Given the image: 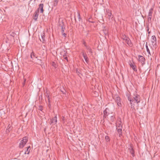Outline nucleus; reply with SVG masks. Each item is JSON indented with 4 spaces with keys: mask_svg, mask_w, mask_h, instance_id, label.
I'll return each instance as SVG.
<instances>
[{
    "mask_svg": "<svg viewBox=\"0 0 160 160\" xmlns=\"http://www.w3.org/2000/svg\"><path fill=\"white\" fill-rule=\"evenodd\" d=\"M132 98V103L134 104L135 102L137 104L140 102L141 100V98L139 95L136 92L133 94Z\"/></svg>",
    "mask_w": 160,
    "mask_h": 160,
    "instance_id": "f257e3e1",
    "label": "nucleus"
},
{
    "mask_svg": "<svg viewBox=\"0 0 160 160\" xmlns=\"http://www.w3.org/2000/svg\"><path fill=\"white\" fill-rule=\"evenodd\" d=\"M122 38L128 45L130 47L132 46V44L130 39L129 38L125 35H122Z\"/></svg>",
    "mask_w": 160,
    "mask_h": 160,
    "instance_id": "f03ea898",
    "label": "nucleus"
},
{
    "mask_svg": "<svg viewBox=\"0 0 160 160\" xmlns=\"http://www.w3.org/2000/svg\"><path fill=\"white\" fill-rule=\"evenodd\" d=\"M58 23L59 26L60 28H61V33H63L64 32V30H65V25H64L63 21L62 20L61 21H60L59 20L58 22Z\"/></svg>",
    "mask_w": 160,
    "mask_h": 160,
    "instance_id": "7ed1b4c3",
    "label": "nucleus"
},
{
    "mask_svg": "<svg viewBox=\"0 0 160 160\" xmlns=\"http://www.w3.org/2000/svg\"><path fill=\"white\" fill-rule=\"evenodd\" d=\"M138 57L139 62L141 63L143 66L145 64V58L143 56L140 55H138Z\"/></svg>",
    "mask_w": 160,
    "mask_h": 160,
    "instance_id": "20e7f679",
    "label": "nucleus"
},
{
    "mask_svg": "<svg viewBox=\"0 0 160 160\" xmlns=\"http://www.w3.org/2000/svg\"><path fill=\"white\" fill-rule=\"evenodd\" d=\"M126 96L128 98V100L130 101V103L131 105V107L132 108V107H133V108H134V104L133 103H132V102L133 101H132V98L131 97V95L129 93H127L126 94Z\"/></svg>",
    "mask_w": 160,
    "mask_h": 160,
    "instance_id": "39448f33",
    "label": "nucleus"
},
{
    "mask_svg": "<svg viewBox=\"0 0 160 160\" xmlns=\"http://www.w3.org/2000/svg\"><path fill=\"white\" fill-rule=\"evenodd\" d=\"M129 64L130 67L132 69L133 71H137L136 66L134 65V63L133 61H129Z\"/></svg>",
    "mask_w": 160,
    "mask_h": 160,
    "instance_id": "423d86ee",
    "label": "nucleus"
},
{
    "mask_svg": "<svg viewBox=\"0 0 160 160\" xmlns=\"http://www.w3.org/2000/svg\"><path fill=\"white\" fill-rule=\"evenodd\" d=\"M44 4L43 3H40L39 5V8L36 11H38V12H39V10H40V13H43L44 10L43 9Z\"/></svg>",
    "mask_w": 160,
    "mask_h": 160,
    "instance_id": "0eeeda50",
    "label": "nucleus"
},
{
    "mask_svg": "<svg viewBox=\"0 0 160 160\" xmlns=\"http://www.w3.org/2000/svg\"><path fill=\"white\" fill-rule=\"evenodd\" d=\"M109 110L108 108H106L103 111V118H106L108 115L109 114Z\"/></svg>",
    "mask_w": 160,
    "mask_h": 160,
    "instance_id": "6e6552de",
    "label": "nucleus"
},
{
    "mask_svg": "<svg viewBox=\"0 0 160 160\" xmlns=\"http://www.w3.org/2000/svg\"><path fill=\"white\" fill-rule=\"evenodd\" d=\"M41 38L42 39V40L39 37V38L40 41L42 42V43H45V33L44 32H41Z\"/></svg>",
    "mask_w": 160,
    "mask_h": 160,
    "instance_id": "1a4fd4ad",
    "label": "nucleus"
},
{
    "mask_svg": "<svg viewBox=\"0 0 160 160\" xmlns=\"http://www.w3.org/2000/svg\"><path fill=\"white\" fill-rule=\"evenodd\" d=\"M152 45L153 46H156V38L154 35L152 36Z\"/></svg>",
    "mask_w": 160,
    "mask_h": 160,
    "instance_id": "9d476101",
    "label": "nucleus"
},
{
    "mask_svg": "<svg viewBox=\"0 0 160 160\" xmlns=\"http://www.w3.org/2000/svg\"><path fill=\"white\" fill-rule=\"evenodd\" d=\"M82 56L84 58L86 62L88 63V58L87 56V55L86 53H85L84 52V51H83L82 52Z\"/></svg>",
    "mask_w": 160,
    "mask_h": 160,
    "instance_id": "9b49d317",
    "label": "nucleus"
},
{
    "mask_svg": "<svg viewBox=\"0 0 160 160\" xmlns=\"http://www.w3.org/2000/svg\"><path fill=\"white\" fill-rule=\"evenodd\" d=\"M106 12L109 17V18H111V19H112L113 18V16L112 13L111 11L109 9H106Z\"/></svg>",
    "mask_w": 160,
    "mask_h": 160,
    "instance_id": "f8f14e48",
    "label": "nucleus"
},
{
    "mask_svg": "<svg viewBox=\"0 0 160 160\" xmlns=\"http://www.w3.org/2000/svg\"><path fill=\"white\" fill-rule=\"evenodd\" d=\"M39 15V12H38V11H36L34 14L33 16V19L35 21L37 20Z\"/></svg>",
    "mask_w": 160,
    "mask_h": 160,
    "instance_id": "ddd939ff",
    "label": "nucleus"
},
{
    "mask_svg": "<svg viewBox=\"0 0 160 160\" xmlns=\"http://www.w3.org/2000/svg\"><path fill=\"white\" fill-rule=\"evenodd\" d=\"M57 122V116H55L51 120V123L50 124H55Z\"/></svg>",
    "mask_w": 160,
    "mask_h": 160,
    "instance_id": "4468645a",
    "label": "nucleus"
},
{
    "mask_svg": "<svg viewBox=\"0 0 160 160\" xmlns=\"http://www.w3.org/2000/svg\"><path fill=\"white\" fill-rule=\"evenodd\" d=\"M30 57L32 59H34L35 58H37V56L36 54H35V53L32 51L30 54Z\"/></svg>",
    "mask_w": 160,
    "mask_h": 160,
    "instance_id": "2eb2a0df",
    "label": "nucleus"
},
{
    "mask_svg": "<svg viewBox=\"0 0 160 160\" xmlns=\"http://www.w3.org/2000/svg\"><path fill=\"white\" fill-rule=\"evenodd\" d=\"M102 31L104 34L105 35H108V30L106 28L105 26H102Z\"/></svg>",
    "mask_w": 160,
    "mask_h": 160,
    "instance_id": "dca6fc26",
    "label": "nucleus"
},
{
    "mask_svg": "<svg viewBox=\"0 0 160 160\" xmlns=\"http://www.w3.org/2000/svg\"><path fill=\"white\" fill-rule=\"evenodd\" d=\"M25 144V143H24L23 142L21 141L20 142L19 144V147L20 148H22L24 147Z\"/></svg>",
    "mask_w": 160,
    "mask_h": 160,
    "instance_id": "f3484780",
    "label": "nucleus"
},
{
    "mask_svg": "<svg viewBox=\"0 0 160 160\" xmlns=\"http://www.w3.org/2000/svg\"><path fill=\"white\" fill-rule=\"evenodd\" d=\"M77 14H78V18L79 21L82 22V18H81V16H80V12H79L78 11Z\"/></svg>",
    "mask_w": 160,
    "mask_h": 160,
    "instance_id": "a211bd4d",
    "label": "nucleus"
},
{
    "mask_svg": "<svg viewBox=\"0 0 160 160\" xmlns=\"http://www.w3.org/2000/svg\"><path fill=\"white\" fill-rule=\"evenodd\" d=\"M31 149V148L30 146H29L27 147V149L25 151L24 154H29L30 152V151Z\"/></svg>",
    "mask_w": 160,
    "mask_h": 160,
    "instance_id": "6ab92c4d",
    "label": "nucleus"
},
{
    "mask_svg": "<svg viewBox=\"0 0 160 160\" xmlns=\"http://www.w3.org/2000/svg\"><path fill=\"white\" fill-rule=\"evenodd\" d=\"M129 152H130V153L132 154V156L133 157H134V149L132 148L131 149H129Z\"/></svg>",
    "mask_w": 160,
    "mask_h": 160,
    "instance_id": "aec40b11",
    "label": "nucleus"
},
{
    "mask_svg": "<svg viewBox=\"0 0 160 160\" xmlns=\"http://www.w3.org/2000/svg\"><path fill=\"white\" fill-rule=\"evenodd\" d=\"M12 129V128L9 126V125L8 126L6 130V133H8L10 131H11Z\"/></svg>",
    "mask_w": 160,
    "mask_h": 160,
    "instance_id": "412c9836",
    "label": "nucleus"
},
{
    "mask_svg": "<svg viewBox=\"0 0 160 160\" xmlns=\"http://www.w3.org/2000/svg\"><path fill=\"white\" fill-rule=\"evenodd\" d=\"M146 28H147V32H148V37H149V34L151 33V31H149V24H146Z\"/></svg>",
    "mask_w": 160,
    "mask_h": 160,
    "instance_id": "4be33fe9",
    "label": "nucleus"
},
{
    "mask_svg": "<svg viewBox=\"0 0 160 160\" xmlns=\"http://www.w3.org/2000/svg\"><path fill=\"white\" fill-rule=\"evenodd\" d=\"M153 10V8H152L150 9L149 10L148 14V16H152V11Z\"/></svg>",
    "mask_w": 160,
    "mask_h": 160,
    "instance_id": "5701e85b",
    "label": "nucleus"
},
{
    "mask_svg": "<svg viewBox=\"0 0 160 160\" xmlns=\"http://www.w3.org/2000/svg\"><path fill=\"white\" fill-rule=\"evenodd\" d=\"M22 141L24 143H25V144H26L28 141V138L27 137H24L23 138L22 140Z\"/></svg>",
    "mask_w": 160,
    "mask_h": 160,
    "instance_id": "b1692460",
    "label": "nucleus"
},
{
    "mask_svg": "<svg viewBox=\"0 0 160 160\" xmlns=\"http://www.w3.org/2000/svg\"><path fill=\"white\" fill-rule=\"evenodd\" d=\"M121 120L118 121V124H116V126L117 127H121V126H122V125H121Z\"/></svg>",
    "mask_w": 160,
    "mask_h": 160,
    "instance_id": "393cba45",
    "label": "nucleus"
},
{
    "mask_svg": "<svg viewBox=\"0 0 160 160\" xmlns=\"http://www.w3.org/2000/svg\"><path fill=\"white\" fill-rule=\"evenodd\" d=\"M80 70H76V72L78 75L81 77V76H82V74L80 73Z\"/></svg>",
    "mask_w": 160,
    "mask_h": 160,
    "instance_id": "a878e982",
    "label": "nucleus"
},
{
    "mask_svg": "<svg viewBox=\"0 0 160 160\" xmlns=\"http://www.w3.org/2000/svg\"><path fill=\"white\" fill-rule=\"evenodd\" d=\"M10 36L12 37L13 39H14V38L15 36V35H16V34L15 32H11L10 33Z\"/></svg>",
    "mask_w": 160,
    "mask_h": 160,
    "instance_id": "bb28decb",
    "label": "nucleus"
},
{
    "mask_svg": "<svg viewBox=\"0 0 160 160\" xmlns=\"http://www.w3.org/2000/svg\"><path fill=\"white\" fill-rule=\"evenodd\" d=\"M122 126H121V128L119 129H117V132L118 133H122Z\"/></svg>",
    "mask_w": 160,
    "mask_h": 160,
    "instance_id": "cd10ccee",
    "label": "nucleus"
},
{
    "mask_svg": "<svg viewBox=\"0 0 160 160\" xmlns=\"http://www.w3.org/2000/svg\"><path fill=\"white\" fill-rule=\"evenodd\" d=\"M146 49H147V52L150 55V51L149 50V49L148 48V45H147V42L146 43Z\"/></svg>",
    "mask_w": 160,
    "mask_h": 160,
    "instance_id": "c85d7f7f",
    "label": "nucleus"
},
{
    "mask_svg": "<svg viewBox=\"0 0 160 160\" xmlns=\"http://www.w3.org/2000/svg\"><path fill=\"white\" fill-rule=\"evenodd\" d=\"M121 99L119 97H117L115 100V101L117 102H121Z\"/></svg>",
    "mask_w": 160,
    "mask_h": 160,
    "instance_id": "c756f323",
    "label": "nucleus"
},
{
    "mask_svg": "<svg viewBox=\"0 0 160 160\" xmlns=\"http://www.w3.org/2000/svg\"><path fill=\"white\" fill-rule=\"evenodd\" d=\"M52 65L55 68H56L57 67V65L54 62H52Z\"/></svg>",
    "mask_w": 160,
    "mask_h": 160,
    "instance_id": "7c9ffc66",
    "label": "nucleus"
},
{
    "mask_svg": "<svg viewBox=\"0 0 160 160\" xmlns=\"http://www.w3.org/2000/svg\"><path fill=\"white\" fill-rule=\"evenodd\" d=\"M110 120L112 122L114 121L115 120V118L113 116H111L110 117Z\"/></svg>",
    "mask_w": 160,
    "mask_h": 160,
    "instance_id": "2f4dec72",
    "label": "nucleus"
},
{
    "mask_svg": "<svg viewBox=\"0 0 160 160\" xmlns=\"http://www.w3.org/2000/svg\"><path fill=\"white\" fill-rule=\"evenodd\" d=\"M105 139L107 142H109L110 141L109 138L108 136H105Z\"/></svg>",
    "mask_w": 160,
    "mask_h": 160,
    "instance_id": "473e14b6",
    "label": "nucleus"
},
{
    "mask_svg": "<svg viewBox=\"0 0 160 160\" xmlns=\"http://www.w3.org/2000/svg\"><path fill=\"white\" fill-rule=\"evenodd\" d=\"M151 19H152V16H148V22H151Z\"/></svg>",
    "mask_w": 160,
    "mask_h": 160,
    "instance_id": "72a5a7b5",
    "label": "nucleus"
},
{
    "mask_svg": "<svg viewBox=\"0 0 160 160\" xmlns=\"http://www.w3.org/2000/svg\"><path fill=\"white\" fill-rule=\"evenodd\" d=\"M92 19L91 18H89L88 20V21L90 22H91L92 23H94L95 22L94 21H93L92 20Z\"/></svg>",
    "mask_w": 160,
    "mask_h": 160,
    "instance_id": "f704fd0d",
    "label": "nucleus"
},
{
    "mask_svg": "<svg viewBox=\"0 0 160 160\" xmlns=\"http://www.w3.org/2000/svg\"><path fill=\"white\" fill-rule=\"evenodd\" d=\"M82 44L84 45L85 47V45H87V44H86V42L85 41V40L83 39L82 40Z\"/></svg>",
    "mask_w": 160,
    "mask_h": 160,
    "instance_id": "c9c22d12",
    "label": "nucleus"
},
{
    "mask_svg": "<svg viewBox=\"0 0 160 160\" xmlns=\"http://www.w3.org/2000/svg\"><path fill=\"white\" fill-rule=\"evenodd\" d=\"M38 109L41 111H42V110H43V107L42 106H41V105H40L39 106V108H38Z\"/></svg>",
    "mask_w": 160,
    "mask_h": 160,
    "instance_id": "e433bc0d",
    "label": "nucleus"
},
{
    "mask_svg": "<svg viewBox=\"0 0 160 160\" xmlns=\"http://www.w3.org/2000/svg\"><path fill=\"white\" fill-rule=\"evenodd\" d=\"M45 95V96L48 98H50L49 96V94L47 92V91L46 92V93Z\"/></svg>",
    "mask_w": 160,
    "mask_h": 160,
    "instance_id": "4c0bfd02",
    "label": "nucleus"
},
{
    "mask_svg": "<svg viewBox=\"0 0 160 160\" xmlns=\"http://www.w3.org/2000/svg\"><path fill=\"white\" fill-rule=\"evenodd\" d=\"M38 63H39V64L41 65V64L42 63L41 60L38 59Z\"/></svg>",
    "mask_w": 160,
    "mask_h": 160,
    "instance_id": "58836bf2",
    "label": "nucleus"
},
{
    "mask_svg": "<svg viewBox=\"0 0 160 160\" xmlns=\"http://www.w3.org/2000/svg\"><path fill=\"white\" fill-rule=\"evenodd\" d=\"M62 33V35L65 38L66 37L67 35L66 33H64V32H63V33Z\"/></svg>",
    "mask_w": 160,
    "mask_h": 160,
    "instance_id": "ea45409f",
    "label": "nucleus"
},
{
    "mask_svg": "<svg viewBox=\"0 0 160 160\" xmlns=\"http://www.w3.org/2000/svg\"><path fill=\"white\" fill-rule=\"evenodd\" d=\"M85 47L86 49L88 50H89V49H90L91 48L89 46L87 45H85Z\"/></svg>",
    "mask_w": 160,
    "mask_h": 160,
    "instance_id": "a19ab883",
    "label": "nucleus"
},
{
    "mask_svg": "<svg viewBox=\"0 0 160 160\" xmlns=\"http://www.w3.org/2000/svg\"><path fill=\"white\" fill-rule=\"evenodd\" d=\"M117 105H118V106H121V102H117Z\"/></svg>",
    "mask_w": 160,
    "mask_h": 160,
    "instance_id": "79ce46f5",
    "label": "nucleus"
},
{
    "mask_svg": "<svg viewBox=\"0 0 160 160\" xmlns=\"http://www.w3.org/2000/svg\"><path fill=\"white\" fill-rule=\"evenodd\" d=\"M61 92H62V93L64 94H65L66 93V91L65 90H64V91H62L61 90Z\"/></svg>",
    "mask_w": 160,
    "mask_h": 160,
    "instance_id": "37998d69",
    "label": "nucleus"
},
{
    "mask_svg": "<svg viewBox=\"0 0 160 160\" xmlns=\"http://www.w3.org/2000/svg\"><path fill=\"white\" fill-rule=\"evenodd\" d=\"M48 102H49V103H50V98H48Z\"/></svg>",
    "mask_w": 160,
    "mask_h": 160,
    "instance_id": "c03bdc74",
    "label": "nucleus"
},
{
    "mask_svg": "<svg viewBox=\"0 0 160 160\" xmlns=\"http://www.w3.org/2000/svg\"><path fill=\"white\" fill-rule=\"evenodd\" d=\"M88 50L89 52L91 53H92V49L91 48L90 49H89Z\"/></svg>",
    "mask_w": 160,
    "mask_h": 160,
    "instance_id": "a18cd8bd",
    "label": "nucleus"
},
{
    "mask_svg": "<svg viewBox=\"0 0 160 160\" xmlns=\"http://www.w3.org/2000/svg\"><path fill=\"white\" fill-rule=\"evenodd\" d=\"M24 79V82H23V86H24V85L25 83V82L26 80V79Z\"/></svg>",
    "mask_w": 160,
    "mask_h": 160,
    "instance_id": "49530a36",
    "label": "nucleus"
},
{
    "mask_svg": "<svg viewBox=\"0 0 160 160\" xmlns=\"http://www.w3.org/2000/svg\"><path fill=\"white\" fill-rule=\"evenodd\" d=\"M64 59L68 61V58L67 57H64Z\"/></svg>",
    "mask_w": 160,
    "mask_h": 160,
    "instance_id": "de8ad7c7",
    "label": "nucleus"
},
{
    "mask_svg": "<svg viewBox=\"0 0 160 160\" xmlns=\"http://www.w3.org/2000/svg\"><path fill=\"white\" fill-rule=\"evenodd\" d=\"M119 134V137H121V135H122V133H118Z\"/></svg>",
    "mask_w": 160,
    "mask_h": 160,
    "instance_id": "09e8293b",
    "label": "nucleus"
},
{
    "mask_svg": "<svg viewBox=\"0 0 160 160\" xmlns=\"http://www.w3.org/2000/svg\"><path fill=\"white\" fill-rule=\"evenodd\" d=\"M65 120V118L64 117H62V120L64 121Z\"/></svg>",
    "mask_w": 160,
    "mask_h": 160,
    "instance_id": "8fccbe9b",
    "label": "nucleus"
},
{
    "mask_svg": "<svg viewBox=\"0 0 160 160\" xmlns=\"http://www.w3.org/2000/svg\"><path fill=\"white\" fill-rule=\"evenodd\" d=\"M48 106H49V108H50V107H51V105L50 104V103H49H49Z\"/></svg>",
    "mask_w": 160,
    "mask_h": 160,
    "instance_id": "3c124183",
    "label": "nucleus"
},
{
    "mask_svg": "<svg viewBox=\"0 0 160 160\" xmlns=\"http://www.w3.org/2000/svg\"><path fill=\"white\" fill-rule=\"evenodd\" d=\"M57 3H58V2H56V3H54V6L55 5H56L57 4Z\"/></svg>",
    "mask_w": 160,
    "mask_h": 160,
    "instance_id": "603ef678",
    "label": "nucleus"
},
{
    "mask_svg": "<svg viewBox=\"0 0 160 160\" xmlns=\"http://www.w3.org/2000/svg\"><path fill=\"white\" fill-rule=\"evenodd\" d=\"M74 18H75V22H77V21H76V18H75V16L74 17Z\"/></svg>",
    "mask_w": 160,
    "mask_h": 160,
    "instance_id": "864d4df0",
    "label": "nucleus"
},
{
    "mask_svg": "<svg viewBox=\"0 0 160 160\" xmlns=\"http://www.w3.org/2000/svg\"><path fill=\"white\" fill-rule=\"evenodd\" d=\"M2 16V14H1V13H0V16Z\"/></svg>",
    "mask_w": 160,
    "mask_h": 160,
    "instance_id": "5fc2aeb1",
    "label": "nucleus"
},
{
    "mask_svg": "<svg viewBox=\"0 0 160 160\" xmlns=\"http://www.w3.org/2000/svg\"><path fill=\"white\" fill-rule=\"evenodd\" d=\"M44 131H45L46 130V128L44 129Z\"/></svg>",
    "mask_w": 160,
    "mask_h": 160,
    "instance_id": "6e6d98bb",
    "label": "nucleus"
}]
</instances>
